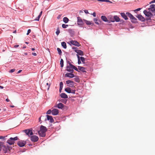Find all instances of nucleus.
<instances>
[{
    "label": "nucleus",
    "instance_id": "62",
    "mask_svg": "<svg viewBox=\"0 0 155 155\" xmlns=\"http://www.w3.org/2000/svg\"><path fill=\"white\" fill-rule=\"evenodd\" d=\"M16 31H14L13 32V33H16Z\"/></svg>",
    "mask_w": 155,
    "mask_h": 155
},
{
    "label": "nucleus",
    "instance_id": "16",
    "mask_svg": "<svg viewBox=\"0 0 155 155\" xmlns=\"http://www.w3.org/2000/svg\"><path fill=\"white\" fill-rule=\"evenodd\" d=\"M137 17L139 20L141 21H144L145 20L144 18L141 15H138Z\"/></svg>",
    "mask_w": 155,
    "mask_h": 155
},
{
    "label": "nucleus",
    "instance_id": "55",
    "mask_svg": "<svg viewBox=\"0 0 155 155\" xmlns=\"http://www.w3.org/2000/svg\"><path fill=\"white\" fill-rule=\"evenodd\" d=\"M72 48V49H74V51L75 50H77L76 49V48H77L75 47H73Z\"/></svg>",
    "mask_w": 155,
    "mask_h": 155
},
{
    "label": "nucleus",
    "instance_id": "56",
    "mask_svg": "<svg viewBox=\"0 0 155 155\" xmlns=\"http://www.w3.org/2000/svg\"><path fill=\"white\" fill-rule=\"evenodd\" d=\"M32 54L34 55V56H36L37 54L35 53H32Z\"/></svg>",
    "mask_w": 155,
    "mask_h": 155
},
{
    "label": "nucleus",
    "instance_id": "11",
    "mask_svg": "<svg viewBox=\"0 0 155 155\" xmlns=\"http://www.w3.org/2000/svg\"><path fill=\"white\" fill-rule=\"evenodd\" d=\"M78 19V24L79 25H82L83 24V22L82 19L79 17H77Z\"/></svg>",
    "mask_w": 155,
    "mask_h": 155
},
{
    "label": "nucleus",
    "instance_id": "22",
    "mask_svg": "<svg viewBox=\"0 0 155 155\" xmlns=\"http://www.w3.org/2000/svg\"><path fill=\"white\" fill-rule=\"evenodd\" d=\"M101 19L104 21L105 22H107L108 21V20L106 17L104 15H102L101 16Z\"/></svg>",
    "mask_w": 155,
    "mask_h": 155
},
{
    "label": "nucleus",
    "instance_id": "63",
    "mask_svg": "<svg viewBox=\"0 0 155 155\" xmlns=\"http://www.w3.org/2000/svg\"><path fill=\"white\" fill-rule=\"evenodd\" d=\"M109 2L110 3H112V2L111 1H109V2Z\"/></svg>",
    "mask_w": 155,
    "mask_h": 155
},
{
    "label": "nucleus",
    "instance_id": "44",
    "mask_svg": "<svg viewBox=\"0 0 155 155\" xmlns=\"http://www.w3.org/2000/svg\"><path fill=\"white\" fill-rule=\"evenodd\" d=\"M31 31V29H28V31L27 33V35H28L30 33Z\"/></svg>",
    "mask_w": 155,
    "mask_h": 155
},
{
    "label": "nucleus",
    "instance_id": "34",
    "mask_svg": "<svg viewBox=\"0 0 155 155\" xmlns=\"http://www.w3.org/2000/svg\"><path fill=\"white\" fill-rule=\"evenodd\" d=\"M71 67H72L73 70V69H74L76 71H77L78 72H79V71H78V69L74 66V65H71Z\"/></svg>",
    "mask_w": 155,
    "mask_h": 155
},
{
    "label": "nucleus",
    "instance_id": "24",
    "mask_svg": "<svg viewBox=\"0 0 155 155\" xmlns=\"http://www.w3.org/2000/svg\"><path fill=\"white\" fill-rule=\"evenodd\" d=\"M126 14L127 16L130 18L131 20L134 17L131 14L128 12H126Z\"/></svg>",
    "mask_w": 155,
    "mask_h": 155
},
{
    "label": "nucleus",
    "instance_id": "23",
    "mask_svg": "<svg viewBox=\"0 0 155 155\" xmlns=\"http://www.w3.org/2000/svg\"><path fill=\"white\" fill-rule=\"evenodd\" d=\"M71 88L69 87H67L65 89V91L69 93H71Z\"/></svg>",
    "mask_w": 155,
    "mask_h": 155
},
{
    "label": "nucleus",
    "instance_id": "1",
    "mask_svg": "<svg viewBox=\"0 0 155 155\" xmlns=\"http://www.w3.org/2000/svg\"><path fill=\"white\" fill-rule=\"evenodd\" d=\"M47 130L46 127L41 125L40 127V130L38 131V134L41 137H44L45 136V132Z\"/></svg>",
    "mask_w": 155,
    "mask_h": 155
},
{
    "label": "nucleus",
    "instance_id": "2",
    "mask_svg": "<svg viewBox=\"0 0 155 155\" xmlns=\"http://www.w3.org/2000/svg\"><path fill=\"white\" fill-rule=\"evenodd\" d=\"M18 138L17 137L14 138L10 137L7 141V143L10 145L14 144L15 143V141L18 140Z\"/></svg>",
    "mask_w": 155,
    "mask_h": 155
},
{
    "label": "nucleus",
    "instance_id": "31",
    "mask_svg": "<svg viewBox=\"0 0 155 155\" xmlns=\"http://www.w3.org/2000/svg\"><path fill=\"white\" fill-rule=\"evenodd\" d=\"M131 20L132 22L133 23H136L137 21V19L134 17L131 19Z\"/></svg>",
    "mask_w": 155,
    "mask_h": 155
},
{
    "label": "nucleus",
    "instance_id": "29",
    "mask_svg": "<svg viewBox=\"0 0 155 155\" xmlns=\"http://www.w3.org/2000/svg\"><path fill=\"white\" fill-rule=\"evenodd\" d=\"M63 21L65 23H67L69 21V19L66 17H65L63 18Z\"/></svg>",
    "mask_w": 155,
    "mask_h": 155
},
{
    "label": "nucleus",
    "instance_id": "64",
    "mask_svg": "<svg viewBox=\"0 0 155 155\" xmlns=\"http://www.w3.org/2000/svg\"><path fill=\"white\" fill-rule=\"evenodd\" d=\"M39 121H40V120H41V117H40L39 118Z\"/></svg>",
    "mask_w": 155,
    "mask_h": 155
},
{
    "label": "nucleus",
    "instance_id": "32",
    "mask_svg": "<svg viewBox=\"0 0 155 155\" xmlns=\"http://www.w3.org/2000/svg\"><path fill=\"white\" fill-rule=\"evenodd\" d=\"M60 64L61 67L62 68L64 66V61L63 59H61L60 61Z\"/></svg>",
    "mask_w": 155,
    "mask_h": 155
},
{
    "label": "nucleus",
    "instance_id": "27",
    "mask_svg": "<svg viewBox=\"0 0 155 155\" xmlns=\"http://www.w3.org/2000/svg\"><path fill=\"white\" fill-rule=\"evenodd\" d=\"M63 86V83L62 82H61L60 84V88L59 91L60 92H61V91L62 89Z\"/></svg>",
    "mask_w": 155,
    "mask_h": 155
},
{
    "label": "nucleus",
    "instance_id": "5",
    "mask_svg": "<svg viewBox=\"0 0 155 155\" xmlns=\"http://www.w3.org/2000/svg\"><path fill=\"white\" fill-rule=\"evenodd\" d=\"M69 65H67L66 67L67 70L69 72H71L72 73H73L74 70L73 69L72 67L71 66V65H73L71 64L70 63H69Z\"/></svg>",
    "mask_w": 155,
    "mask_h": 155
},
{
    "label": "nucleus",
    "instance_id": "40",
    "mask_svg": "<svg viewBox=\"0 0 155 155\" xmlns=\"http://www.w3.org/2000/svg\"><path fill=\"white\" fill-rule=\"evenodd\" d=\"M52 113V110H48L46 114H50L51 113Z\"/></svg>",
    "mask_w": 155,
    "mask_h": 155
},
{
    "label": "nucleus",
    "instance_id": "3",
    "mask_svg": "<svg viewBox=\"0 0 155 155\" xmlns=\"http://www.w3.org/2000/svg\"><path fill=\"white\" fill-rule=\"evenodd\" d=\"M143 13L146 16L149 18L147 19V20L150 19V18L153 16L152 14L150 11L148 12L146 10L143 11Z\"/></svg>",
    "mask_w": 155,
    "mask_h": 155
},
{
    "label": "nucleus",
    "instance_id": "47",
    "mask_svg": "<svg viewBox=\"0 0 155 155\" xmlns=\"http://www.w3.org/2000/svg\"><path fill=\"white\" fill-rule=\"evenodd\" d=\"M78 64H80L81 63V61L80 60V59H79V60H78Z\"/></svg>",
    "mask_w": 155,
    "mask_h": 155
},
{
    "label": "nucleus",
    "instance_id": "52",
    "mask_svg": "<svg viewBox=\"0 0 155 155\" xmlns=\"http://www.w3.org/2000/svg\"><path fill=\"white\" fill-rule=\"evenodd\" d=\"M140 9H141V8H137V9H136V10H135V11H140Z\"/></svg>",
    "mask_w": 155,
    "mask_h": 155
},
{
    "label": "nucleus",
    "instance_id": "48",
    "mask_svg": "<svg viewBox=\"0 0 155 155\" xmlns=\"http://www.w3.org/2000/svg\"><path fill=\"white\" fill-rule=\"evenodd\" d=\"M5 137H4L2 136H0V139H4Z\"/></svg>",
    "mask_w": 155,
    "mask_h": 155
},
{
    "label": "nucleus",
    "instance_id": "58",
    "mask_svg": "<svg viewBox=\"0 0 155 155\" xmlns=\"http://www.w3.org/2000/svg\"><path fill=\"white\" fill-rule=\"evenodd\" d=\"M6 101H7V102H9V101H9V99H8V98H7V99H6Z\"/></svg>",
    "mask_w": 155,
    "mask_h": 155
},
{
    "label": "nucleus",
    "instance_id": "37",
    "mask_svg": "<svg viewBox=\"0 0 155 155\" xmlns=\"http://www.w3.org/2000/svg\"><path fill=\"white\" fill-rule=\"evenodd\" d=\"M47 85H48V87L47 88V90H48L49 89V87H50V85H51V83H50V82H47L46 84Z\"/></svg>",
    "mask_w": 155,
    "mask_h": 155
},
{
    "label": "nucleus",
    "instance_id": "9",
    "mask_svg": "<svg viewBox=\"0 0 155 155\" xmlns=\"http://www.w3.org/2000/svg\"><path fill=\"white\" fill-rule=\"evenodd\" d=\"M149 11H151L153 12H155V5L152 4L150 6V7L148 8Z\"/></svg>",
    "mask_w": 155,
    "mask_h": 155
},
{
    "label": "nucleus",
    "instance_id": "12",
    "mask_svg": "<svg viewBox=\"0 0 155 155\" xmlns=\"http://www.w3.org/2000/svg\"><path fill=\"white\" fill-rule=\"evenodd\" d=\"M3 150L5 151V153L7 152L8 150H9L10 149V147L8 146H6L3 145L2 147Z\"/></svg>",
    "mask_w": 155,
    "mask_h": 155
},
{
    "label": "nucleus",
    "instance_id": "60",
    "mask_svg": "<svg viewBox=\"0 0 155 155\" xmlns=\"http://www.w3.org/2000/svg\"><path fill=\"white\" fill-rule=\"evenodd\" d=\"M4 88L3 87L0 85V88L1 89H3Z\"/></svg>",
    "mask_w": 155,
    "mask_h": 155
},
{
    "label": "nucleus",
    "instance_id": "28",
    "mask_svg": "<svg viewBox=\"0 0 155 155\" xmlns=\"http://www.w3.org/2000/svg\"><path fill=\"white\" fill-rule=\"evenodd\" d=\"M62 46L65 49L66 48L67 46L66 43L65 42H63L61 43Z\"/></svg>",
    "mask_w": 155,
    "mask_h": 155
},
{
    "label": "nucleus",
    "instance_id": "8",
    "mask_svg": "<svg viewBox=\"0 0 155 155\" xmlns=\"http://www.w3.org/2000/svg\"><path fill=\"white\" fill-rule=\"evenodd\" d=\"M70 43L73 45L78 47H79L81 45L76 41L71 40L70 41Z\"/></svg>",
    "mask_w": 155,
    "mask_h": 155
},
{
    "label": "nucleus",
    "instance_id": "53",
    "mask_svg": "<svg viewBox=\"0 0 155 155\" xmlns=\"http://www.w3.org/2000/svg\"><path fill=\"white\" fill-rule=\"evenodd\" d=\"M18 46H19V45H15L14 46V47L15 48H16L18 47Z\"/></svg>",
    "mask_w": 155,
    "mask_h": 155
},
{
    "label": "nucleus",
    "instance_id": "33",
    "mask_svg": "<svg viewBox=\"0 0 155 155\" xmlns=\"http://www.w3.org/2000/svg\"><path fill=\"white\" fill-rule=\"evenodd\" d=\"M80 60H81L83 63H85V58L83 57H80Z\"/></svg>",
    "mask_w": 155,
    "mask_h": 155
},
{
    "label": "nucleus",
    "instance_id": "41",
    "mask_svg": "<svg viewBox=\"0 0 155 155\" xmlns=\"http://www.w3.org/2000/svg\"><path fill=\"white\" fill-rule=\"evenodd\" d=\"M97 19L96 18H94V21L95 22V23L97 25H99V23L97 22Z\"/></svg>",
    "mask_w": 155,
    "mask_h": 155
},
{
    "label": "nucleus",
    "instance_id": "17",
    "mask_svg": "<svg viewBox=\"0 0 155 155\" xmlns=\"http://www.w3.org/2000/svg\"><path fill=\"white\" fill-rule=\"evenodd\" d=\"M75 51L78 54H79L80 55L82 56L84 55L83 51L81 50H75Z\"/></svg>",
    "mask_w": 155,
    "mask_h": 155
},
{
    "label": "nucleus",
    "instance_id": "54",
    "mask_svg": "<svg viewBox=\"0 0 155 155\" xmlns=\"http://www.w3.org/2000/svg\"><path fill=\"white\" fill-rule=\"evenodd\" d=\"M155 2V0H153L151 2H150V3L151 4V3H153Z\"/></svg>",
    "mask_w": 155,
    "mask_h": 155
},
{
    "label": "nucleus",
    "instance_id": "19",
    "mask_svg": "<svg viewBox=\"0 0 155 155\" xmlns=\"http://www.w3.org/2000/svg\"><path fill=\"white\" fill-rule=\"evenodd\" d=\"M120 15L125 20H126L128 19L127 15L126 14H125L124 13H121Z\"/></svg>",
    "mask_w": 155,
    "mask_h": 155
},
{
    "label": "nucleus",
    "instance_id": "61",
    "mask_svg": "<svg viewBox=\"0 0 155 155\" xmlns=\"http://www.w3.org/2000/svg\"><path fill=\"white\" fill-rule=\"evenodd\" d=\"M35 50V49L34 48H31V50L32 51H33L34 50Z\"/></svg>",
    "mask_w": 155,
    "mask_h": 155
},
{
    "label": "nucleus",
    "instance_id": "10",
    "mask_svg": "<svg viewBox=\"0 0 155 155\" xmlns=\"http://www.w3.org/2000/svg\"><path fill=\"white\" fill-rule=\"evenodd\" d=\"M66 83L69 86H73L74 85V82L73 81L68 80L66 81Z\"/></svg>",
    "mask_w": 155,
    "mask_h": 155
},
{
    "label": "nucleus",
    "instance_id": "6",
    "mask_svg": "<svg viewBox=\"0 0 155 155\" xmlns=\"http://www.w3.org/2000/svg\"><path fill=\"white\" fill-rule=\"evenodd\" d=\"M26 142L23 140H20L17 143V144L20 147H22L25 146Z\"/></svg>",
    "mask_w": 155,
    "mask_h": 155
},
{
    "label": "nucleus",
    "instance_id": "35",
    "mask_svg": "<svg viewBox=\"0 0 155 155\" xmlns=\"http://www.w3.org/2000/svg\"><path fill=\"white\" fill-rule=\"evenodd\" d=\"M84 21L86 24L87 25H91V22L90 21L86 20H84Z\"/></svg>",
    "mask_w": 155,
    "mask_h": 155
},
{
    "label": "nucleus",
    "instance_id": "50",
    "mask_svg": "<svg viewBox=\"0 0 155 155\" xmlns=\"http://www.w3.org/2000/svg\"><path fill=\"white\" fill-rule=\"evenodd\" d=\"M84 12L86 14H88L89 13L88 11L87 10H85Z\"/></svg>",
    "mask_w": 155,
    "mask_h": 155
},
{
    "label": "nucleus",
    "instance_id": "57",
    "mask_svg": "<svg viewBox=\"0 0 155 155\" xmlns=\"http://www.w3.org/2000/svg\"><path fill=\"white\" fill-rule=\"evenodd\" d=\"M93 15L94 17H95L96 15V13L95 12H94L93 14Z\"/></svg>",
    "mask_w": 155,
    "mask_h": 155
},
{
    "label": "nucleus",
    "instance_id": "51",
    "mask_svg": "<svg viewBox=\"0 0 155 155\" xmlns=\"http://www.w3.org/2000/svg\"><path fill=\"white\" fill-rule=\"evenodd\" d=\"M27 54H28L27 53H24L22 55L24 56H25V55H27Z\"/></svg>",
    "mask_w": 155,
    "mask_h": 155
},
{
    "label": "nucleus",
    "instance_id": "43",
    "mask_svg": "<svg viewBox=\"0 0 155 155\" xmlns=\"http://www.w3.org/2000/svg\"><path fill=\"white\" fill-rule=\"evenodd\" d=\"M99 2H109V0H98Z\"/></svg>",
    "mask_w": 155,
    "mask_h": 155
},
{
    "label": "nucleus",
    "instance_id": "25",
    "mask_svg": "<svg viewBox=\"0 0 155 155\" xmlns=\"http://www.w3.org/2000/svg\"><path fill=\"white\" fill-rule=\"evenodd\" d=\"M114 18L115 21L117 22H119L120 21V19L119 18L117 15L114 16Z\"/></svg>",
    "mask_w": 155,
    "mask_h": 155
},
{
    "label": "nucleus",
    "instance_id": "18",
    "mask_svg": "<svg viewBox=\"0 0 155 155\" xmlns=\"http://www.w3.org/2000/svg\"><path fill=\"white\" fill-rule=\"evenodd\" d=\"M55 107H57L59 109H62L64 107V105L61 103H59L58 104L57 106H55Z\"/></svg>",
    "mask_w": 155,
    "mask_h": 155
},
{
    "label": "nucleus",
    "instance_id": "4",
    "mask_svg": "<svg viewBox=\"0 0 155 155\" xmlns=\"http://www.w3.org/2000/svg\"><path fill=\"white\" fill-rule=\"evenodd\" d=\"M23 131L26 133L27 135H28V136H29L30 135H32L33 134V133L32 130L30 129L24 130Z\"/></svg>",
    "mask_w": 155,
    "mask_h": 155
},
{
    "label": "nucleus",
    "instance_id": "21",
    "mask_svg": "<svg viewBox=\"0 0 155 155\" xmlns=\"http://www.w3.org/2000/svg\"><path fill=\"white\" fill-rule=\"evenodd\" d=\"M78 67L80 71H81L83 72H86V71L85 70V68L84 67L78 66Z\"/></svg>",
    "mask_w": 155,
    "mask_h": 155
},
{
    "label": "nucleus",
    "instance_id": "26",
    "mask_svg": "<svg viewBox=\"0 0 155 155\" xmlns=\"http://www.w3.org/2000/svg\"><path fill=\"white\" fill-rule=\"evenodd\" d=\"M42 11H41L40 13V14L39 15H38V17L35 19V21H39V19H40V18L41 16V15H42Z\"/></svg>",
    "mask_w": 155,
    "mask_h": 155
},
{
    "label": "nucleus",
    "instance_id": "42",
    "mask_svg": "<svg viewBox=\"0 0 155 155\" xmlns=\"http://www.w3.org/2000/svg\"><path fill=\"white\" fill-rule=\"evenodd\" d=\"M60 32V30L58 29L57 30V31H56V33L57 35H58L59 34Z\"/></svg>",
    "mask_w": 155,
    "mask_h": 155
},
{
    "label": "nucleus",
    "instance_id": "13",
    "mask_svg": "<svg viewBox=\"0 0 155 155\" xmlns=\"http://www.w3.org/2000/svg\"><path fill=\"white\" fill-rule=\"evenodd\" d=\"M59 113V110L56 109H54L52 110V114L54 115H58Z\"/></svg>",
    "mask_w": 155,
    "mask_h": 155
},
{
    "label": "nucleus",
    "instance_id": "45",
    "mask_svg": "<svg viewBox=\"0 0 155 155\" xmlns=\"http://www.w3.org/2000/svg\"><path fill=\"white\" fill-rule=\"evenodd\" d=\"M15 70V69H12L10 71V72L12 73L14 72Z\"/></svg>",
    "mask_w": 155,
    "mask_h": 155
},
{
    "label": "nucleus",
    "instance_id": "20",
    "mask_svg": "<svg viewBox=\"0 0 155 155\" xmlns=\"http://www.w3.org/2000/svg\"><path fill=\"white\" fill-rule=\"evenodd\" d=\"M61 98H68V96L67 94L64 93H62L60 95Z\"/></svg>",
    "mask_w": 155,
    "mask_h": 155
},
{
    "label": "nucleus",
    "instance_id": "36",
    "mask_svg": "<svg viewBox=\"0 0 155 155\" xmlns=\"http://www.w3.org/2000/svg\"><path fill=\"white\" fill-rule=\"evenodd\" d=\"M57 51L58 52V53L59 55H61L62 53L61 51V49L59 48H57Z\"/></svg>",
    "mask_w": 155,
    "mask_h": 155
},
{
    "label": "nucleus",
    "instance_id": "14",
    "mask_svg": "<svg viewBox=\"0 0 155 155\" xmlns=\"http://www.w3.org/2000/svg\"><path fill=\"white\" fill-rule=\"evenodd\" d=\"M66 73L65 75V77H69L70 78H72L74 77V75L72 73Z\"/></svg>",
    "mask_w": 155,
    "mask_h": 155
},
{
    "label": "nucleus",
    "instance_id": "39",
    "mask_svg": "<svg viewBox=\"0 0 155 155\" xmlns=\"http://www.w3.org/2000/svg\"><path fill=\"white\" fill-rule=\"evenodd\" d=\"M3 145L2 143L1 142H0V151H1L2 148L3 146Z\"/></svg>",
    "mask_w": 155,
    "mask_h": 155
},
{
    "label": "nucleus",
    "instance_id": "49",
    "mask_svg": "<svg viewBox=\"0 0 155 155\" xmlns=\"http://www.w3.org/2000/svg\"><path fill=\"white\" fill-rule=\"evenodd\" d=\"M79 54H77V56L78 58V60L80 59V56H79Z\"/></svg>",
    "mask_w": 155,
    "mask_h": 155
},
{
    "label": "nucleus",
    "instance_id": "38",
    "mask_svg": "<svg viewBox=\"0 0 155 155\" xmlns=\"http://www.w3.org/2000/svg\"><path fill=\"white\" fill-rule=\"evenodd\" d=\"M68 26V25H65L64 24H63L62 25V27L63 28H66Z\"/></svg>",
    "mask_w": 155,
    "mask_h": 155
},
{
    "label": "nucleus",
    "instance_id": "59",
    "mask_svg": "<svg viewBox=\"0 0 155 155\" xmlns=\"http://www.w3.org/2000/svg\"><path fill=\"white\" fill-rule=\"evenodd\" d=\"M21 71H22V70H19V71H18V73H20Z\"/></svg>",
    "mask_w": 155,
    "mask_h": 155
},
{
    "label": "nucleus",
    "instance_id": "46",
    "mask_svg": "<svg viewBox=\"0 0 155 155\" xmlns=\"http://www.w3.org/2000/svg\"><path fill=\"white\" fill-rule=\"evenodd\" d=\"M71 93L73 94H75V91L74 90H71Z\"/></svg>",
    "mask_w": 155,
    "mask_h": 155
},
{
    "label": "nucleus",
    "instance_id": "30",
    "mask_svg": "<svg viewBox=\"0 0 155 155\" xmlns=\"http://www.w3.org/2000/svg\"><path fill=\"white\" fill-rule=\"evenodd\" d=\"M74 81L77 82H79L80 80L78 77H77L74 78Z\"/></svg>",
    "mask_w": 155,
    "mask_h": 155
},
{
    "label": "nucleus",
    "instance_id": "15",
    "mask_svg": "<svg viewBox=\"0 0 155 155\" xmlns=\"http://www.w3.org/2000/svg\"><path fill=\"white\" fill-rule=\"evenodd\" d=\"M46 117L47 120H50V122L52 123L54 121V120L52 116L47 115Z\"/></svg>",
    "mask_w": 155,
    "mask_h": 155
},
{
    "label": "nucleus",
    "instance_id": "7",
    "mask_svg": "<svg viewBox=\"0 0 155 155\" xmlns=\"http://www.w3.org/2000/svg\"><path fill=\"white\" fill-rule=\"evenodd\" d=\"M31 139L32 141L33 142H36L38 141V137L36 135H33L31 136Z\"/></svg>",
    "mask_w": 155,
    "mask_h": 155
}]
</instances>
